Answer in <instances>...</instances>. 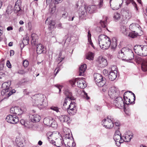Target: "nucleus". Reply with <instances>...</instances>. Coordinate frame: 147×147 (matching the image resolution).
Segmentation results:
<instances>
[{
	"instance_id": "nucleus-20",
	"label": "nucleus",
	"mask_w": 147,
	"mask_h": 147,
	"mask_svg": "<svg viewBox=\"0 0 147 147\" xmlns=\"http://www.w3.org/2000/svg\"><path fill=\"white\" fill-rule=\"evenodd\" d=\"M63 92L66 96L65 101L63 104V106H65L67 104V102L66 101L67 100H69L71 101V100L73 99L74 98L72 96V93L70 92L69 90H65Z\"/></svg>"
},
{
	"instance_id": "nucleus-23",
	"label": "nucleus",
	"mask_w": 147,
	"mask_h": 147,
	"mask_svg": "<svg viewBox=\"0 0 147 147\" xmlns=\"http://www.w3.org/2000/svg\"><path fill=\"white\" fill-rule=\"evenodd\" d=\"M63 142L65 146L67 147H73L75 145V143L73 142V141L70 139L63 140Z\"/></svg>"
},
{
	"instance_id": "nucleus-38",
	"label": "nucleus",
	"mask_w": 147,
	"mask_h": 147,
	"mask_svg": "<svg viewBox=\"0 0 147 147\" xmlns=\"http://www.w3.org/2000/svg\"><path fill=\"white\" fill-rule=\"evenodd\" d=\"M121 15L118 12L115 13L113 15V18L116 21L119 20L121 18Z\"/></svg>"
},
{
	"instance_id": "nucleus-40",
	"label": "nucleus",
	"mask_w": 147,
	"mask_h": 147,
	"mask_svg": "<svg viewBox=\"0 0 147 147\" xmlns=\"http://www.w3.org/2000/svg\"><path fill=\"white\" fill-rule=\"evenodd\" d=\"M65 53L64 51H61L60 53L59 57V60H61L60 61L61 62L65 58L64 55H65Z\"/></svg>"
},
{
	"instance_id": "nucleus-29",
	"label": "nucleus",
	"mask_w": 147,
	"mask_h": 147,
	"mask_svg": "<svg viewBox=\"0 0 147 147\" xmlns=\"http://www.w3.org/2000/svg\"><path fill=\"white\" fill-rule=\"evenodd\" d=\"M51 18H48L46 21V24L49 25V27L51 29L54 28L55 25V22L53 20L50 19Z\"/></svg>"
},
{
	"instance_id": "nucleus-36",
	"label": "nucleus",
	"mask_w": 147,
	"mask_h": 147,
	"mask_svg": "<svg viewBox=\"0 0 147 147\" xmlns=\"http://www.w3.org/2000/svg\"><path fill=\"white\" fill-rule=\"evenodd\" d=\"M113 42L111 43V49L114 50L117 46V40L115 38H113L112 39Z\"/></svg>"
},
{
	"instance_id": "nucleus-13",
	"label": "nucleus",
	"mask_w": 147,
	"mask_h": 147,
	"mask_svg": "<svg viewBox=\"0 0 147 147\" xmlns=\"http://www.w3.org/2000/svg\"><path fill=\"white\" fill-rule=\"evenodd\" d=\"M43 123L45 124L53 127H56L57 124L56 122L53 121V119L51 118L47 117L43 120Z\"/></svg>"
},
{
	"instance_id": "nucleus-33",
	"label": "nucleus",
	"mask_w": 147,
	"mask_h": 147,
	"mask_svg": "<svg viewBox=\"0 0 147 147\" xmlns=\"http://www.w3.org/2000/svg\"><path fill=\"white\" fill-rule=\"evenodd\" d=\"M129 28L125 26H121L120 27V31L124 35L127 36L129 31Z\"/></svg>"
},
{
	"instance_id": "nucleus-32",
	"label": "nucleus",
	"mask_w": 147,
	"mask_h": 147,
	"mask_svg": "<svg viewBox=\"0 0 147 147\" xmlns=\"http://www.w3.org/2000/svg\"><path fill=\"white\" fill-rule=\"evenodd\" d=\"M113 139L116 142V145L119 146L121 144L120 140L121 139V136L120 135H114L113 137Z\"/></svg>"
},
{
	"instance_id": "nucleus-9",
	"label": "nucleus",
	"mask_w": 147,
	"mask_h": 147,
	"mask_svg": "<svg viewBox=\"0 0 147 147\" xmlns=\"http://www.w3.org/2000/svg\"><path fill=\"white\" fill-rule=\"evenodd\" d=\"M108 94L110 97L114 99L119 96L120 92L118 88L113 86L109 89Z\"/></svg>"
},
{
	"instance_id": "nucleus-24",
	"label": "nucleus",
	"mask_w": 147,
	"mask_h": 147,
	"mask_svg": "<svg viewBox=\"0 0 147 147\" xmlns=\"http://www.w3.org/2000/svg\"><path fill=\"white\" fill-rule=\"evenodd\" d=\"M86 8V6H85V7H81L80 8L79 14L80 17H84L87 15V11Z\"/></svg>"
},
{
	"instance_id": "nucleus-51",
	"label": "nucleus",
	"mask_w": 147,
	"mask_h": 147,
	"mask_svg": "<svg viewBox=\"0 0 147 147\" xmlns=\"http://www.w3.org/2000/svg\"><path fill=\"white\" fill-rule=\"evenodd\" d=\"M55 86H56L57 88L59 90V93L61 92V89L63 88V86L61 85H60L58 84H57L55 85Z\"/></svg>"
},
{
	"instance_id": "nucleus-53",
	"label": "nucleus",
	"mask_w": 147,
	"mask_h": 147,
	"mask_svg": "<svg viewBox=\"0 0 147 147\" xmlns=\"http://www.w3.org/2000/svg\"><path fill=\"white\" fill-rule=\"evenodd\" d=\"M103 4V0H100L98 4L99 7L100 8L102 7Z\"/></svg>"
},
{
	"instance_id": "nucleus-60",
	"label": "nucleus",
	"mask_w": 147,
	"mask_h": 147,
	"mask_svg": "<svg viewBox=\"0 0 147 147\" xmlns=\"http://www.w3.org/2000/svg\"><path fill=\"white\" fill-rule=\"evenodd\" d=\"M114 135H121V134L120 131L119 130H116L115 131Z\"/></svg>"
},
{
	"instance_id": "nucleus-59",
	"label": "nucleus",
	"mask_w": 147,
	"mask_h": 147,
	"mask_svg": "<svg viewBox=\"0 0 147 147\" xmlns=\"http://www.w3.org/2000/svg\"><path fill=\"white\" fill-rule=\"evenodd\" d=\"M20 123L22 125H24L26 126L25 121L24 119H21L20 120Z\"/></svg>"
},
{
	"instance_id": "nucleus-54",
	"label": "nucleus",
	"mask_w": 147,
	"mask_h": 147,
	"mask_svg": "<svg viewBox=\"0 0 147 147\" xmlns=\"http://www.w3.org/2000/svg\"><path fill=\"white\" fill-rule=\"evenodd\" d=\"M23 65L25 67H27L28 65V61L25 60L24 61L23 63Z\"/></svg>"
},
{
	"instance_id": "nucleus-12",
	"label": "nucleus",
	"mask_w": 147,
	"mask_h": 147,
	"mask_svg": "<svg viewBox=\"0 0 147 147\" xmlns=\"http://www.w3.org/2000/svg\"><path fill=\"white\" fill-rule=\"evenodd\" d=\"M24 111V108H20L18 106L13 107L11 108L10 110L11 113L18 115L22 114Z\"/></svg>"
},
{
	"instance_id": "nucleus-44",
	"label": "nucleus",
	"mask_w": 147,
	"mask_h": 147,
	"mask_svg": "<svg viewBox=\"0 0 147 147\" xmlns=\"http://www.w3.org/2000/svg\"><path fill=\"white\" fill-rule=\"evenodd\" d=\"M28 71V70L27 69L20 70L18 71V73L20 74L23 75L27 73Z\"/></svg>"
},
{
	"instance_id": "nucleus-55",
	"label": "nucleus",
	"mask_w": 147,
	"mask_h": 147,
	"mask_svg": "<svg viewBox=\"0 0 147 147\" xmlns=\"http://www.w3.org/2000/svg\"><path fill=\"white\" fill-rule=\"evenodd\" d=\"M91 35L90 32V30H89L88 32V41H90V40H91Z\"/></svg>"
},
{
	"instance_id": "nucleus-30",
	"label": "nucleus",
	"mask_w": 147,
	"mask_h": 147,
	"mask_svg": "<svg viewBox=\"0 0 147 147\" xmlns=\"http://www.w3.org/2000/svg\"><path fill=\"white\" fill-rule=\"evenodd\" d=\"M36 51L38 54H40L42 53L44 51V47L41 44H37L36 45Z\"/></svg>"
},
{
	"instance_id": "nucleus-18",
	"label": "nucleus",
	"mask_w": 147,
	"mask_h": 147,
	"mask_svg": "<svg viewBox=\"0 0 147 147\" xmlns=\"http://www.w3.org/2000/svg\"><path fill=\"white\" fill-rule=\"evenodd\" d=\"M84 78H77V85L78 87L80 88L84 89L87 86L86 82L84 80Z\"/></svg>"
},
{
	"instance_id": "nucleus-45",
	"label": "nucleus",
	"mask_w": 147,
	"mask_h": 147,
	"mask_svg": "<svg viewBox=\"0 0 147 147\" xmlns=\"http://www.w3.org/2000/svg\"><path fill=\"white\" fill-rule=\"evenodd\" d=\"M50 108L51 109L55 111L57 113L60 112L59 109L57 107L53 106L51 107Z\"/></svg>"
},
{
	"instance_id": "nucleus-63",
	"label": "nucleus",
	"mask_w": 147,
	"mask_h": 147,
	"mask_svg": "<svg viewBox=\"0 0 147 147\" xmlns=\"http://www.w3.org/2000/svg\"><path fill=\"white\" fill-rule=\"evenodd\" d=\"M10 55L11 56V55H14V51L13 50H11L10 51Z\"/></svg>"
},
{
	"instance_id": "nucleus-64",
	"label": "nucleus",
	"mask_w": 147,
	"mask_h": 147,
	"mask_svg": "<svg viewBox=\"0 0 147 147\" xmlns=\"http://www.w3.org/2000/svg\"><path fill=\"white\" fill-rule=\"evenodd\" d=\"M108 89L106 87L105 88L104 87H103V88H102V90L103 92H105L106 91H107L108 90Z\"/></svg>"
},
{
	"instance_id": "nucleus-62",
	"label": "nucleus",
	"mask_w": 147,
	"mask_h": 147,
	"mask_svg": "<svg viewBox=\"0 0 147 147\" xmlns=\"http://www.w3.org/2000/svg\"><path fill=\"white\" fill-rule=\"evenodd\" d=\"M55 0V3H56V4H58L59 3H60L62 1V0Z\"/></svg>"
},
{
	"instance_id": "nucleus-15",
	"label": "nucleus",
	"mask_w": 147,
	"mask_h": 147,
	"mask_svg": "<svg viewBox=\"0 0 147 147\" xmlns=\"http://www.w3.org/2000/svg\"><path fill=\"white\" fill-rule=\"evenodd\" d=\"M7 83H3L2 85V86L3 87L6 86V88L5 89H3V91L1 92V94L2 95L3 94L4 95L5 94L6 95H7V97H9L13 93H14L16 92V90L14 89H13L11 90V91H9L8 93H7L9 91H10V88H9L8 86H7L6 84H7Z\"/></svg>"
},
{
	"instance_id": "nucleus-14",
	"label": "nucleus",
	"mask_w": 147,
	"mask_h": 147,
	"mask_svg": "<svg viewBox=\"0 0 147 147\" xmlns=\"http://www.w3.org/2000/svg\"><path fill=\"white\" fill-rule=\"evenodd\" d=\"M116 68L117 67L116 66H114L113 67L111 68V71H110L108 75V77L111 81L114 80L117 78V71Z\"/></svg>"
},
{
	"instance_id": "nucleus-27",
	"label": "nucleus",
	"mask_w": 147,
	"mask_h": 147,
	"mask_svg": "<svg viewBox=\"0 0 147 147\" xmlns=\"http://www.w3.org/2000/svg\"><path fill=\"white\" fill-rule=\"evenodd\" d=\"M97 9L96 6L95 5H91L86 7V9L87 12L90 13H94L96 11Z\"/></svg>"
},
{
	"instance_id": "nucleus-41",
	"label": "nucleus",
	"mask_w": 147,
	"mask_h": 147,
	"mask_svg": "<svg viewBox=\"0 0 147 147\" xmlns=\"http://www.w3.org/2000/svg\"><path fill=\"white\" fill-rule=\"evenodd\" d=\"M127 137V136H121V140H120L121 141V143H122L124 142H129L130 141V139L128 138L127 140H125L126 138Z\"/></svg>"
},
{
	"instance_id": "nucleus-37",
	"label": "nucleus",
	"mask_w": 147,
	"mask_h": 147,
	"mask_svg": "<svg viewBox=\"0 0 147 147\" xmlns=\"http://www.w3.org/2000/svg\"><path fill=\"white\" fill-rule=\"evenodd\" d=\"M94 56V54L92 52L88 53L86 56V59L90 60H92Z\"/></svg>"
},
{
	"instance_id": "nucleus-6",
	"label": "nucleus",
	"mask_w": 147,
	"mask_h": 147,
	"mask_svg": "<svg viewBox=\"0 0 147 147\" xmlns=\"http://www.w3.org/2000/svg\"><path fill=\"white\" fill-rule=\"evenodd\" d=\"M94 80L97 85L99 87H103L106 83V80L103 78L102 75L98 73L94 75Z\"/></svg>"
},
{
	"instance_id": "nucleus-5",
	"label": "nucleus",
	"mask_w": 147,
	"mask_h": 147,
	"mask_svg": "<svg viewBox=\"0 0 147 147\" xmlns=\"http://www.w3.org/2000/svg\"><path fill=\"white\" fill-rule=\"evenodd\" d=\"M134 49L136 53L142 56L147 55V46L136 45L134 47Z\"/></svg>"
},
{
	"instance_id": "nucleus-49",
	"label": "nucleus",
	"mask_w": 147,
	"mask_h": 147,
	"mask_svg": "<svg viewBox=\"0 0 147 147\" xmlns=\"http://www.w3.org/2000/svg\"><path fill=\"white\" fill-rule=\"evenodd\" d=\"M83 94L84 97L85 99L88 100L90 98V97L88 96L87 94L85 91H83Z\"/></svg>"
},
{
	"instance_id": "nucleus-22",
	"label": "nucleus",
	"mask_w": 147,
	"mask_h": 147,
	"mask_svg": "<svg viewBox=\"0 0 147 147\" xmlns=\"http://www.w3.org/2000/svg\"><path fill=\"white\" fill-rule=\"evenodd\" d=\"M98 62L99 66L101 67H104L107 65V62L106 59L101 56L98 57Z\"/></svg>"
},
{
	"instance_id": "nucleus-26",
	"label": "nucleus",
	"mask_w": 147,
	"mask_h": 147,
	"mask_svg": "<svg viewBox=\"0 0 147 147\" xmlns=\"http://www.w3.org/2000/svg\"><path fill=\"white\" fill-rule=\"evenodd\" d=\"M29 117L31 121L33 123L39 122L40 119L39 115L36 114L30 115Z\"/></svg>"
},
{
	"instance_id": "nucleus-43",
	"label": "nucleus",
	"mask_w": 147,
	"mask_h": 147,
	"mask_svg": "<svg viewBox=\"0 0 147 147\" xmlns=\"http://www.w3.org/2000/svg\"><path fill=\"white\" fill-rule=\"evenodd\" d=\"M76 82H77V78L70 80L69 81V83L72 86L74 87L75 86V83Z\"/></svg>"
},
{
	"instance_id": "nucleus-25",
	"label": "nucleus",
	"mask_w": 147,
	"mask_h": 147,
	"mask_svg": "<svg viewBox=\"0 0 147 147\" xmlns=\"http://www.w3.org/2000/svg\"><path fill=\"white\" fill-rule=\"evenodd\" d=\"M32 38L31 40V44L33 45H35L37 44L38 37V35L35 33L32 34L31 35Z\"/></svg>"
},
{
	"instance_id": "nucleus-52",
	"label": "nucleus",
	"mask_w": 147,
	"mask_h": 147,
	"mask_svg": "<svg viewBox=\"0 0 147 147\" xmlns=\"http://www.w3.org/2000/svg\"><path fill=\"white\" fill-rule=\"evenodd\" d=\"M131 3L132 5L133 6L135 7L136 10L138 11V8L137 7V5L135 2L133 0H132Z\"/></svg>"
},
{
	"instance_id": "nucleus-58",
	"label": "nucleus",
	"mask_w": 147,
	"mask_h": 147,
	"mask_svg": "<svg viewBox=\"0 0 147 147\" xmlns=\"http://www.w3.org/2000/svg\"><path fill=\"white\" fill-rule=\"evenodd\" d=\"M7 66L9 67V68H11V63H10L9 61V60H7V63H6Z\"/></svg>"
},
{
	"instance_id": "nucleus-35",
	"label": "nucleus",
	"mask_w": 147,
	"mask_h": 147,
	"mask_svg": "<svg viewBox=\"0 0 147 147\" xmlns=\"http://www.w3.org/2000/svg\"><path fill=\"white\" fill-rule=\"evenodd\" d=\"M142 70L144 71H147V59L145 60L142 64Z\"/></svg>"
},
{
	"instance_id": "nucleus-17",
	"label": "nucleus",
	"mask_w": 147,
	"mask_h": 147,
	"mask_svg": "<svg viewBox=\"0 0 147 147\" xmlns=\"http://www.w3.org/2000/svg\"><path fill=\"white\" fill-rule=\"evenodd\" d=\"M77 108L74 102H71L67 108V111L69 114L74 115L76 113Z\"/></svg>"
},
{
	"instance_id": "nucleus-42",
	"label": "nucleus",
	"mask_w": 147,
	"mask_h": 147,
	"mask_svg": "<svg viewBox=\"0 0 147 147\" xmlns=\"http://www.w3.org/2000/svg\"><path fill=\"white\" fill-rule=\"evenodd\" d=\"M20 10V8L19 5L15 4L14 7V11L15 13H17Z\"/></svg>"
},
{
	"instance_id": "nucleus-19",
	"label": "nucleus",
	"mask_w": 147,
	"mask_h": 147,
	"mask_svg": "<svg viewBox=\"0 0 147 147\" xmlns=\"http://www.w3.org/2000/svg\"><path fill=\"white\" fill-rule=\"evenodd\" d=\"M16 142L18 147H23L25 145V140L23 137H17Z\"/></svg>"
},
{
	"instance_id": "nucleus-7",
	"label": "nucleus",
	"mask_w": 147,
	"mask_h": 147,
	"mask_svg": "<svg viewBox=\"0 0 147 147\" xmlns=\"http://www.w3.org/2000/svg\"><path fill=\"white\" fill-rule=\"evenodd\" d=\"M113 118L111 116H108L107 119H104L102 121V125L106 128L111 129L114 126Z\"/></svg>"
},
{
	"instance_id": "nucleus-8",
	"label": "nucleus",
	"mask_w": 147,
	"mask_h": 147,
	"mask_svg": "<svg viewBox=\"0 0 147 147\" xmlns=\"http://www.w3.org/2000/svg\"><path fill=\"white\" fill-rule=\"evenodd\" d=\"M124 0H110L111 8L113 10L119 9L121 7Z\"/></svg>"
},
{
	"instance_id": "nucleus-57",
	"label": "nucleus",
	"mask_w": 147,
	"mask_h": 147,
	"mask_svg": "<svg viewBox=\"0 0 147 147\" xmlns=\"http://www.w3.org/2000/svg\"><path fill=\"white\" fill-rule=\"evenodd\" d=\"M133 0H127L126 1V4L127 5H128L130 3H131Z\"/></svg>"
},
{
	"instance_id": "nucleus-28",
	"label": "nucleus",
	"mask_w": 147,
	"mask_h": 147,
	"mask_svg": "<svg viewBox=\"0 0 147 147\" xmlns=\"http://www.w3.org/2000/svg\"><path fill=\"white\" fill-rule=\"evenodd\" d=\"M127 92H125L123 95V98L124 99L123 102L124 105L125 104L129 105L131 104H134L135 102L134 100L133 102H131L130 99L127 98V96H125V95H126V94Z\"/></svg>"
},
{
	"instance_id": "nucleus-10",
	"label": "nucleus",
	"mask_w": 147,
	"mask_h": 147,
	"mask_svg": "<svg viewBox=\"0 0 147 147\" xmlns=\"http://www.w3.org/2000/svg\"><path fill=\"white\" fill-rule=\"evenodd\" d=\"M132 28H136L137 30H139L140 31H141V28L138 24H136V25L132 24H130V25L129 26V29H131V30L133 32H129L128 35V36L132 38H135L136 37L137 35H138V32H135V31L133 30Z\"/></svg>"
},
{
	"instance_id": "nucleus-1",
	"label": "nucleus",
	"mask_w": 147,
	"mask_h": 147,
	"mask_svg": "<svg viewBox=\"0 0 147 147\" xmlns=\"http://www.w3.org/2000/svg\"><path fill=\"white\" fill-rule=\"evenodd\" d=\"M33 105L40 109H46L48 106L46 96L42 94L34 95L32 97Z\"/></svg>"
},
{
	"instance_id": "nucleus-11",
	"label": "nucleus",
	"mask_w": 147,
	"mask_h": 147,
	"mask_svg": "<svg viewBox=\"0 0 147 147\" xmlns=\"http://www.w3.org/2000/svg\"><path fill=\"white\" fill-rule=\"evenodd\" d=\"M113 100V104L116 107L119 108H121L124 106L123 100L121 97L119 96L114 99Z\"/></svg>"
},
{
	"instance_id": "nucleus-31",
	"label": "nucleus",
	"mask_w": 147,
	"mask_h": 147,
	"mask_svg": "<svg viewBox=\"0 0 147 147\" xmlns=\"http://www.w3.org/2000/svg\"><path fill=\"white\" fill-rule=\"evenodd\" d=\"M86 64L81 65L79 68V74L80 76H83L84 73L86 71Z\"/></svg>"
},
{
	"instance_id": "nucleus-4",
	"label": "nucleus",
	"mask_w": 147,
	"mask_h": 147,
	"mask_svg": "<svg viewBox=\"0 0 147 147\" xmlns=\"http://www.w3.org/2000/svg\"><path fill=\"white\" fill-rule=\"evenodd\" d=\"M98 43L100 48L103 50L107 49L110 46V38L107 36L101 34L98 38Z\"/></svg>"
},
{
	"instance_id": "nucleus-34",
	"label": "nucleus",
	"mask_w": 147,
	"mask_h": 147,
	"mask_svg": "<svg viewBox=\"0 0 147 147\" xmlns=\"http://www.w3.org/2000/svg\"><path fill=\"white\" fill-rule=\"evenodd\" d=\"M108 18V17L104 16H103L102 19L100 21V23L102 28H105L106 26V23Z\"/></svg>"
},
{
	"instance_id": "nucleus-39",
	"label": "nucleus",
	"mask_w": 147,
	"mask_h": 147,
	"mask_svg": "<svg viewBox=\"0 0 147 147\" xmlns=\"http://www.w3.org/2000/svg\"><path fill=\"white\" fill-rule=\"evenodd\" d=\"M29 41V38L28 37L25 36V37L24 38L22 42V43L23 44V46L22 48V47L21 46V47L22 48V49L24 47V46H25L28 44Z\"/></svg>"
},
{
	"instance_id": "nucleus-2",
	"label": "nucleus",
	"mask_w": 147,
	"mask_h": 147,
	"mask_svg": "<svg viewBox=\"0 0 147 147\" xmlns=\"http://www.w3.org/2000/svg\"><path fill=\"white\" fill-rule=\"evenodd\" d=\"M118 57L120 58H123L126 61H129L134 59V55L131 49L125 47L122 48L119 51Z\"/></svg>"
},
{
	"instance_id": "nucleus-50",
	"label": "nucleus",
	"mask_w": 147,
	"mask_h": 147,
	"mask_svg": "<svg viewBox=\"0 0 147 147\" xmlns=\"http://www.w3.org/2000/svg\"><path fill=\"white\" fill-rule=\"evenodd\" d=\"M63 132L65 134H66V133H69L70 130L68 128L66 127H65L63 128Z\"/></svg>"
},
{
	"instance_id": "nucleus-46",
	"label": "nucleus",
	"mask_w": 147,
	"mask_h": 147,
	"mask_svg": "<svg viewBox=\"0 0 147 147\" xmlns=\"http://www.w3.org/2000/svg\"><path fill=\"white\" fill-rule=\"evenodd\" d=\"M115 129H119V126L120 125V123L119 121L115 122Z\"/></svg>"
},
{
	"instance_id": "nucleus-48",
	"label": "nucleus",
	"mask_w": 147,
	"mask_h": 147,
	"mask_svg": "<svg viewBox=\"0 0 147 147\" xmlns=\"http://www.w3.org/2000/svg\"><path fill=\"white\" fill-rule=\"evenodd\" d=\"M71 134L69 133H68L65 134L64 136V138L63 140H67V139H70V136H71Z\"/></svg>"
},
{
	"instance_id": "nucleus-47",
	"label": "nucleus",
	"mask_w": 147,
	"mask_h": 147,
	"mask_svg": "<svg viewBox=\"0 0 147 147\" xmlns=\"http://www.w3.org/2000/svg\"><path fill=\"white\" fill-rule=\"evenodd\" d=\"M61 13L62 15V17L64 18H66L68 15V13L66 11H64L63 13Z\"/></svg>"
},
{
	"instance_id": "nucleus-61",
	"label": "nucleus",
	"mask_w": 147,
	"mask_h": 147,
	"mask_svg": "<svg viewBox=\"0 0 147 147\" xmlns=\"http://www.w3.org/2000/svg\"><path fill=\"white\" fill-rule=\"evenodd\" d=\"M56 7H53L51 9V13H53L56 10Z\"/></svg>"
},
{
	"instance_id": "nucleus-3",
	"label": "nucleus",
	"mask_w": 147,
	"mask_h": 147,
	"mask_svg": "<svg viewBox=\"0 0 147 147\" xmlns=\"http://www.w3.org/2000/svg\"><path fill=\"white\" fill-rule=\"evenodd\" d=\"M58 135L59 134L54 132L52 133L50 132L47 134L48 139L50 143L59 147L63 145V140L61 138H57L56 137H58Z\"/></svg>"
},
{
	"instance_id": "nucleus-16",
	"label": "nucleus",
	"mask_w": 147,
	"mask_h": 147,
	"mask_svg": "<svg viewBox=\"0 0 147 147\" xmlns=\"http://www.w3.org/2000/svg\"><path fill=\"white\" fill-rule=\"evenodd\" d=\"M6 120L8 122L13 124L17 123L19 121L18 117L11 115L7 116L6 118Z\"/></svg>"
},
{
	"instance_id": "nucleus-21",
	"label": "nucleus",
	"mask_w": 147,
	"mask_h": 147,
	"mask_svg": "<svg viewBox=\"0 0 147 147\" xmlns=\"http://www.w3.org/2000/svg\"><path fill=\"white\" fill-rule=\"evenodd\" d=\"M58 118L61 123L65 122L68 123L71 121L69 117L66 115H61L58 117Z\"/></svg>"
},
{
	"instance_id": "nucleus-56",
	"label": "nucleus",
	"mask_w": 147,
	"mask_h": 147,
	"mask_svg": "<svg viewBox=\"0 0 147 147\" xmlns=\"http://www.w3.org/2000/svg\"><path fill=\"white\" fill-rule=\"evenodd\" d=\"M103 73L105 76H107L108 74V71L107 70L104 69L103 70Z\"/></svg>"
}]
</instances>
